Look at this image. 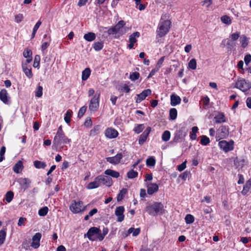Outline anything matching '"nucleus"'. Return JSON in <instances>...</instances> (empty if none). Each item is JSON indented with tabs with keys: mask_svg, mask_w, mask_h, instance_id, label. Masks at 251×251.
<instances>
[{
	"mask_svg": "<svg viewBox=\"0 0 251 251\" xmlns=\"http://www.w3.org/2000/svg\"><path fill=\"white\" fill-rule=\"evenodd\" d=\"M146 211L151 215H162L165 212L163 204L160 202H154L146 207Z\"/></svg>",
	"mask_w": 251,
	"mask_h": 251,
	"instance_id": "1",
	"label": "nucleus"
},
{
	"mask_svg": "<svg viewBox=\"0 0 251 251\" xmlns=\"http://www.w3.org/2000/svg\"><path fill=\"white\" fill-rule=\"evenodd\" d=\"M171 22L169 20L160 21L156 30L157 36L159 37L164 36L169 31Z\"/></svg>",
	"mask_w": 251,
	"mask_h": 251,
	"instance_id": "2",
	"label": "nucleus"
},
{
	"mask_svg": "<svg viewBox=\"0 0 251 251\" xmlns=\"http://www.w3.org/2000/svg\"><path fill=\"white\" fill-rule=\"evenodd\" d=\"M71 140L69 139L64 134H56L53 140V147L56 148L60 147L62 144L70 143Z\"/></svg>",
	"mask_w": 251,
	"mask_h": 251,
	"instance_id": "3",
	"label": "nucleus"
},
{
	"mask_svg": "<svg viewBox=\"0 0 251 251\" xmlns=\"http://www.w3.org/2000/svg\"><path fill=\"white\" fill-rule=\"evenodd\" d=\"M70 209L74 213H78L84 211L85 207L83 206L82 201H76L74 200L70 206Z\"/></svg>",
	"mask_w": 251,
	"mask_h": 251,
	"instance_id": "4",
	"label": "nucleus"
},
{
	"mask_svg": "<svg viewBox=\"0 0 251 251\" xmlns=\"http://www.w3.org/2000/svg\"><path fill=\"white\" fill-rule=\"evenodd\" d=\"M235 87L243 92H246L251 88V82L245 79H239L235 83Z\"/></svg>",
	"mask_w": 251,
	"mask_h": 251,
	"instance_id": "5",
	"label": "nucleus"
},
{
	"mask_svg": "<svg viewBox=\"0 0 251 251\" xmlns=\"http://www.w3.org/2000/svg\"><path fill=\"white\" fill-rule=\"evenodd\" d=\"M233 144L234 142L232 140H230L229 142L226 140H222L219 142L218 144L221 150L227 152L233 150Z\"/></svg>",
	"mask_w": 251,
	"mask_h": 251,
	"instance_id": "6",
	"label": "nucleus"
},
{
	"mask_svg": "<svg viewBox=\"0 0 251 251\" xmlns=\"http://www.w3.org/2000/svg\"><path fill=\"white\" fill-rule=\"evenodd\" d=\"M100 97V93L98 96H94L90 100L89 105V109L91 111L95 112L98 110L99 107V99Z\"/></svg>",
	"mask_w": 251,
	"mask_h": 251,
	"instance_id": "7",
	"label": "nucleus"
},
{
	"mask_svg": "<svg viewBox=\"0 0 251 251\" xmlns=\"http://www.w3.org/2000/svg\"><path fill=\"white\" fill-rule=\"evenodd\" d=\"M229 134L228 128L224 126H221L217 131L216 138L223 139L228 136Z\"/></svg>",
	"mask_w": 251,
	"mask_h": 251,
	"instance_id": "8",
	"label": "nucleus"
},
{
	"mask_svg": "<svg viewBox=\"0 0 251 251\" xmlns=\"http://www.w3.org/2000/svg\"><path fill=\"white\" fill-rule=\"evenodd\" d=\"M98 177L100 179L99 181L100 184L102 183L103 185L107 187H110L112 185L113 180L110 177L106 175H100Z\"/></svg>",
	"mask_w": 251,
	"mask_h": 251,
	"instance_id": "9",
	"label": "nucleus"
},
{
	"mask_svg": "<svg viewBox=\"0 0 251 251\" xmlns=\"http://www.w3.org/2000/svg\"><path fill=\"white\" fill-rule=\"evenodd\" d=\"M125 211L124 207L123 206H120L117 207L115 211V214L117 217V221L119 222H122L124 221L125 216L124 212Z\"/></svg>",
	"mask_w": 251,
	"mask_h": 251,
	"instance_id": "10",
	"label": "nucleus"
},
{
	"mask_svg": "<svg viewBox=\"0 0 251 251\" xmlns=\"http://www.w3.org/2000/svg\"><path fill=\"white\" fill-rule=\"evenodd\" d=\"M125 24L126 23L125 21L121 20L114 26V28H115V30L117 33L123 35L127 31V28L125 27H124Z\"/></svg>",
	"mask_w": 251,
	"mask_h": 251,
	"instance_id": "11",
	"label": "nucleus"
},
{
	"mask_svg": "<svg viewBox=\"0 0 251 251\" xmlns=\"http://www.w3.org/2000/svg\"><path fill=\"white\" fill-rule=\"evenodd\" d=\"M122 157V154L121 153H119L117 154V155H116L115 156L106 157V160L110 163L116 165L120 163Z\"/></svg>",
	"mask_w": 251,
	"mask_h": 251,
	"instance_id": "12",
	"label": "nucleus"
},
{
	"mask_svg": "<svg viewBox=\"0 0 251 251\" xmlns=\"http://www.w3.org/2000/svg\"><path fill=\"white\" fill-rule=\"evenodd\" d=\"M151 91L150 89H148L144 90L140 94H137V98L136 100V102L140 103L143 100L146 99V98L151 94Z\"/></svg>",
	"mask_w": 251,
	"mask_h": 251,
	"instance_id": "13",
	"label": "nucleus"
},
{
	"mask_svg": "<svg viewBox=\"0 0 251 251\" xmlns=\"http://www.w3.org/2000/svg\"><path fill=\"white\" fill-rule=\"evenodd\" d=\"M42 235L40 233H36L32 237V242L31 247L34 249H37L40 246V241Z\"/></svg>",
	"mask_w": 251,
	"mask_h": 251,
	"instance_id": "14",
	"label": "nucleus"
},
{
	"mask_svg": "<svg viewBox=\"0 0 251 251\" xmlns=\"http://www.w3.org/2000/svg\"><path fill=\"white\" fill-rule=\"evenodd\" d=\"M99 232V228L96 227H92L88 230L87 233L84 234V237H87L90 240L94 241L95 239L92 238V236L95 234L97 235Z\"/></svg>",
	"mask_w": 251,
	"mask_h": 251,
	"instance_id": "15",
	"label": "nucleus"
},
{
	"mask_svg": "<svg viewBox=\"0 0 251 251\" xmlns=\"http://www.w3.org/2000/svg\"><path fill=\"white\" fill-rule=\"evenodd\" d=\"M186 135V131L184 127H181L177 130L174 138V141L175 142L178 141L179 140L183 138Z\"/></svg>",
	"mask_w": 251,
	"mask_h": 251,
	"instance_id": "16",
	"label": "nucleus"
},
{
	"mask_svg": "<svg viewBox=\"0 0 251 251\" xmlns=\"http://www.w3.org/2000/svg\"><path fill=\"white\" fill-rule=\"evenodd\" d=\"M151 131V127H148L144 132L140 135L139 139V144L142 145L146 141L148 137L150 132Z\"/></svg>",
	"mask_w": 251,
	"mask_h": 251,
	"instance_id": "17",
	"label": "nucleus"
},
{
	"mask_svg": "<svg viewBox=\"0 0 251 251\" xmlns=\"http://www.w3.org/2000/svg\"><path fill=\"white\" fill-rule=\"evenodd\" d=\"M105 135L107 138L112 139L118 136V132L114 128H108L105 130Z\"/></svg>",
	"mask_w": 251,
	"mask_h": 251,
	"instance_id": "18",
	"label": "nucleus"
},
{
	"mask_svg": "<svg viewBox=\"0 0 251 251\" xmlns=\"http://www.w3.org/2000/svg\"><path fill=\"white\" fill-rule=\"evenodd\" d=\"M158 190V186L156 183H149L147 185V192L149 195H152Z\"/></svg>",
	"mask_w": 251,
	"mask_h": 251,
	"instance_id": "19",
	"label": "nucleus"
},
{
	"mask_svg": "<svg viewBox=\"0 0 251 251\" xmlns=\"http://www.w3.org/2000/svg\"><path fill=\"white\" fill-rule=\"evenodd\" d=\"M181 102L180 98L175 94H173L171 96V105L173 106H175L177 104H179Z\"/></svg>",
	"mask_w": 251,
	"mask_h": 251,
	"instance_id": "20",
	"label": "nucleus"
},
{
	"mask_svg": "<svg viewBox=\"0 0 251 251\" xmlns=\"http://www.w3.org/2000/svg\"><path fill=\"white\" fill-rule=\"evenodd\" d=\"M99 179L98 176L96 177L94 181L90 182L87 185V188L88 189H93L99 187L100 185Z\"/></svg>",
	"mask_w": 251,
	"mask_h": 251,
	"instance_id": "21",
	"label": "nucleus"
},
{
	"mask_svg": "<svg viewBox=\"0 0 251 251\" xmlns=\"http://www.w3.org/2000/svg\"><path fill=\"white\" fill-rule=\"evenodd\" d=\"M22 69L25 75L29 78L33 76V74L31 71V68H28L26 66V63H22Z\"/></svg>",
	"mask_w": 251,
	"mask_h": 251,
	"instance_id": "22",
	"label": "nucleus"
},
{
	"mask_svg": "<svg viewBox=\"0 0 251 251\" xmlns=\"http://www.w3.org/2000/svg\"><path fill=\"white\" fill-rule=\"evenodd\" d=\"M104 174L105 175L109 176L116 178L120 176V173L118 172L111 169H107L104 171Z\"/></svg>",
	"mask_w": 251,
	"mask_h": 251,
	"instance_id": "23",
	"label": "nucleus"
},
{
	"mask_svg": "<svg viewBox=\"0 0 251 251\" xmlns=\"http://www.w3.org/2000/svg\"><path fill=\"white\" fill-rule=\"evenodd\" d=\"M30 183V180L27 178H21L20 179V185L25 190L28 188Z\"/></svg>",
	"mask_w": 251,
	"mask_h": 251,
	"instance_id": "24",
	"label": "nucleus"
},
{
	"mask_svg": "<svg viewBox=\"0 0 251 251\" xmlns=\"http://www.w3.org/2000/svg\"><path fill=\"white\" fill-rule=\"evenodd\" d=\"M7 92L5 89H3L0 91V100L4 103H7Z\"/></svg>",
	"mask_w": 251,
	"mask_h": 251,
	"instance_id": "25",
	"label": "nucleus"
},
{
	"mask_svg": "<svg viewBox=\"0 0 251 251\" xmlns=\"http://www.w3.org/2000/svg\"><path fill=\"white\" fill-rule=\"evenodd\" d=\"M23 168V166L22 161H19L14 166V167L13 168V170L14 172L18 174V173H20L22 171Z\"/></svg>",
	"mask_w": 251,
	"mask_h": 251,
	"instance_id": "26",
	"label": "nucleus"
},
{
	"mask_svg": "<svg viewBox=\"0 0 251 251\" xmlns=\"http://www.w3.org/2000/svg\"><path fill=\"white\" fill-rule=\"evenodd\" d=\"M96 37V34L93 32H88L84 35V39L88 42H92L95 40Z\"/></svg>",
	"mask_w": 251,
	"mask_h": 251,
	"instance_id": "27",
	"label": "nucleus"
},
{
	"mask_svg": "<svg viewBox=\"0 0 251 251\" xmlns=\"http://www.w3.org/2000/svg\"><path fill=\"white\" fill-rule=\"evenodd\" d=\"M91 74V70L89 68H86L83 72H82V80H86L89 77Z\"/></svg>",
	"mask_w": 251,
	"mask_h": 251,
	"instance_id": "28",
	"label": "nucleus"
},
{
	"mask_svg": "<svg viewBox=\"0 0 251 251\" xmlns=\"http://www.w3.org/2000/svg\"><path fill=\"white\" fill-rule=\"evenodd\" d=\"M216 123H221L226 122L225 117L223 113H219L214 117Z\"/></svg>",
	"mask_w": 251,
	"mask_h": 251,
	"instance_id": "29",
	"label": "nucleus"
},
{
	"mask_svg": "<svg viewBox=\"0 0 251 251\" xmlns=\"http://www.w3.org/2000/svg\"><path fill=\"white\" fill-rule=\"evenodd\" d=\"M140 35V33L138 32H135L129 36V42L135 43L137 42V37H139Z\"/></svg>",
	"mask_w": 251,
	"mask_h": 251,
	"instance_id": "30",
	"label": "nucleus"
},
{
	"mask_svg": "<svg viewBox=\"0 0 251 251\" xmlns=\"http://www.w3.org/2000/svg\"><path fill=\"white\" fill-rule=\"evenodd\" d=\"M177 115V110L175 108H171L169 111L170 119L172 120L176 119Z\"/></svg>",
	"mask_w": 251,
	"mask_h": 251,
	"instance_id": "31",
	"label": "nucleus"
},
{
	"mask_svg": "<svg viewBox=\"0 0 251 251\" xmlns=\"http://www.w3.org/2000/svg\"><path fill=\"white\" fill-rule=\"evenodd\" d=\"M240 41L241 43L242 47L244 48H246L249 43L248 38L244 35L240 37Z\"/></svg>",
	"mask_w": 251,
	"mask_h": 251,
	"instance_id": "32",
	"label": "nucleus"
},
{
	"mask_svg": "<svg viewBox=\"0 0 251 251\" xmlns=\"http://www.w3.org/2000/svg\"><path fill=\"white\" fill-rule=\"evenodd\" d=\"M47 38L48 41L43 43L41 46V49L42 50H45L50 45V42L51 41L50 37H48L46 34L44 35V38Z\"/></svg>",
	"mask_w": 251,
	"mask_h": 251,
	"instance_id": "33",
	"label": "nucleus"
},
{
	"mask_svg": "<svg viewBox=\"0 0 251 251\" xmlns=\"http://www.w3.org/2000/svg\"><path fill=\"white\" fill-rule=\"evenodd\" d=\"M34 165L35 168L37 169H44L46 166V163L40 161H35L34 162Z\"/></svg>",
	"mask_w": 251,
	"mask_h": 251,
	"instance_id": "34",
	"label": "nucleus"
},
{
	"mask_svg": "<svg viewBox=\"0 0 251 251\" xmlns=\"http://www.w3.org/2000/svg\"><path fill=\"white\" fill-rule=\"evenodd\" d=\"M127 190L126 188H123L119 193L117 196V201H121L125 197V195L127 193Z\"/></svg>",
	"mask_w": 251,
	"mask_h": 251,
	"instance_id": "35",
	"label": "nucleus"
},
{
	"mask_svg": "<svg viewBox=\"0 0 251 251\" xmlns=\"http://www.w3.org/2000/svg\"><path fill=\"white\" fill-rule=\"evenodd\" d=\"M138 175L137 172L134 171L133 169H131L127 172V177L129 179H132L137 177Z\"/></svg>",
	"mask_w": 251,
	"mask_h": 251,
	"instance_id": "36",
	"label": "nucleus"
},
{
	"mask_svg": "<svg viewBox=\"0 0 251 251\" xmlns=\"http://www.w3.org/2000/svg\"><path fill=\"white\" fill-rule=\"evenodd\" d=\"M144 127L145 126L143 124H138L136 125L134 127L133 131L135 133L139 134L143 131V130L144 129Z\"/></svg>",
	"mask_w": 251,
	"mask_h": 251,
	"instance_id": "37",
	"label": "nucleus"
},
{
	"mask_svg": "<svg viewBox=\"0 0 251 251\" xmlns=\"http://www.w3.org/2000/svg\"><path fill=\"white\" fill-rule=\"evenodd\" d=\"M72 111L71 110H68L66 112L65 117H64V120L65 122L67 124L70 123L71 121V118L72 116Z\"/></svg>",
	"mask_w": 251,
	"mask_h": 251,
	"instance_id": "38",
	"label": "nucleus"
},
{
	"mask_svg": "<svg viewBox=\"0 0 251 251\" xmlns=\"http://www.w3.org/2000/svg\"><path fill=\"white\" fill-rule=\"evenodd\" d=\"M155 159L152 156L150 157L146 160V164L148 166H154L155 164Z\"/></svg>",
	"mask_w": 251,
	"mask_h": 251,
	"instance_id": "39",
	"label": "nucleus"
},
{
	"mask_svg": "<svg viewBox=\"0 0 251 251\" xmlns=\"http://www.w3.org/2000/svg\"><path fill=\"white\" fill-rule=\"evenodd\" d=\"M171 133L168 130H165L162 134V139L163 141L167 142L170 138Z\"/></svg>",
	"mask_w": 251,
	"mask_h": 251,
	"instance_id": "40",
	"label": "nucleus"
},
{
	"mask_svg": "<svg viewBox=\"0 0 251 251\" xmlns=\"http://www.w3.org/2000/svg\"><path fill=\"white\" fill-rule=\"evenodd\" d=\"M49 208L48 207H43L39 210L38 214L40 216H45L47 214Z\"/></svg>",
	"mask_w": 251,
	"mask_h": 251,
	"instance_id": "41",
	"label": "nucleus"
},
{
	"mask_svg": "<svg viewBox=\"0 0 251 251\" xmlns=\"http://www.w3.org/2000/svg\"><path fill=\"white\" fill-rule=\"evenodd\" d=\"M40 62V56L39 55H36L34 57L33 66L34 68H39Z\"/></svg>",
	"mask_w": 251,
	"mask_h": 251,
	"instance_id": "42",
	"label": "nucleus"
},
{
	"mask_svg": "<svg viewBox=\"0 0 251 251\" xmlns=\"http://www.w3.org/2000/svg\"><path fill=\"white\" fill-rule=\"evenodd\" d=\"M251 185V180H249L247 183H246V185L244 186L243 189L242 191V193L243 194H246L247 192L249 191L250 186Z\"/></svg>",
	"mask_w": 251,
	"mask_h": 251,
	"instance_id": "43",
	"label": "nucleus"
},
{
	"mask_svg": "<svg viewBox=\"0 0 251 251\" xmlns=\"http://www.w3.org/2000/svg\"><path fill=\"white\" fill-rule=\"evenodd\" d=\"M188 67L192 70L197 68V61L195 58L192 59L188 63Z\"/></svg>",
	"mask_w": 251,
	"mask_h": 251,
	"instance_id": "44",
	"label": "nucleus"
},
{
	"mask_svg": "<svg viewBox=\"0 0 251 251\" xmlns=\"http://www.w3.org/2000/svg\"><path fill=\"white\" fill-rule=\"evenodd\" d=\"M14 197V193L12 191H8L5 195V199L7 202H10L12 200Z\"/></svg>",
	"mask_w": 251,
	"mask_h": 251,
	"instance_id": "45",
	"label": "nucleus"
},
{
	"mask_svg": "<svg viewBox=\"0 0 251 251\" xmlns=\"http://www.w3.org/2000/svg\"><path fill=\"white\" fill-rule=\"evenodd\" d=\"M35 96L36 97L40 98L43 95V87L40 85H38L35 92Z\"/></svg>",
	"mask_w": 251,
	"mask_h": 251,
	"instance_id": "46",
	"label": "nucleus"
},
{
	"mask_svg": "<svg viewBox=\"0 0 251 251\" xmlns=\"http://www.w3.org/2000/svg\"><path fill=\"white\" fill-rule=\"evenodd\" d=\"M185 222L187 224H190L194 222V217L191 214H187L185 218Z\"/></svg>",
	"mask_w": 251,
	"mask_h": 251,
	"instance_id": "47",
	"label": "nucleus"
},
{
	"mask_svg": "<svg viewBox=\"0 0 251 251\" xmlns=\"http://www.w3.org/2000/svg\"><path fill=\"white\" fill-rule=\"evenodd\" d=\"M222 22L226 25H230L231 23V21L229 17L225 15L221 18Z\"/></svg>",
	"mask_w": 251,
	"mask_h": 251,
	"instance_id": "48",
	"label": "nucleus"
},
{
	"mask_svg": "<svg viewBox=\"0 0 251 251\" xmlns=\"http://www.w3.org/2000/svg\"><path fill=\"white\" fill-rule=\"evenodd\" d=\"M103 46V43L102 42H98L94 44L93 48L95 50L99 51L102 49Z\"/></svg>",
	"mask_w": 251,
	"mask_h": 251,
	"instance_id": "49",
	"label": "nucleus"
},
{
	"mask_svg": "<svg viewBox=\"0 0 251 251\" xmlns=\"http://www.w3.org/2000/svg\"><path fill=\"white\" fill-rule=\"evenodd\" d=\"M6 231L4 230H0V245L3 244L6 237Z\"/></svg>",
	"mask_w": 251,
	"mask_h": 251,
	"instance_id": "50",
	"label": "nucleus"
},
{
	"mask_svg": "<svg viewBox=\"0 0 251 251\" xmlns=\"http://www.w3.org/2000/svg\"><path fill=\"white\" fill-rule=\"evenodd\" d=\"M140 76V74L138 72H135L130 74L129 78L132 81H135L138 79Z\"/></svg>",
	"mask_w": 251,
	"mask_h": 251,
	"instance_id": "51",
	"label": "nucleus"
},
{
	"mask_svg": "<svg viewBox=\"0 0 251 251\" xmlns=\"http://www.w3.org/2000/svg\"><path fill=\"white\" fill-rule=\"evenodd\" d=\"M210 143V140L209 138L205 135H202L201 136V143L203 145L206 146Z\"/></svg>",
	"mask_w": 251,
	"mask_h": 251,
	"instance_id": "52",
	"label": "nucleus"
},
{
	"mask_svg": "<svg viewBox=\"0 0 251 251\" xmlns=\"http://www.w3.org/2000/svg\"><path fill=\"white\" fill-rule=\"evenodd\" d=\"M240 37V33L236 32L235 33H232L230 36L229 39L232 41L234 42L236 41Z\"/></svg>",
	"mask_w": 251,
	"mask_h": 251,
	"instance_id": "53",
	"label": "nucleus"
},
{
	"mask_svg": "<svg viewBox=\"0 0 251 251\" xmlns=\"http://www.w3.org/2000/svg\"><path fill=\"white\" fill-rule=\"evenodd\" d=\"M6 148L4 146H2L0 150V162H2L3 160H4L5 157L4 155L5 153Z\"/></svg>",
	"mask_w": 251,
	"mask_h": 251,
	"instance_id": "54",
	"label": "nucleus"
},
{
	"mask_svg": "<svg viewBox=\"0 0 251 251\" xmlns=\"http://www.w3.org/2000/svg\"><path fill=\"white\" fill-rule=\"evenodd\" d=\"M86 109L87 107L86 106H83L80 108L77 115L79 118H81L83 116L86 112Z\"/></svg>",
	"mask_w": 251,
	"mask_h": 251,
	"instance_id": "55",
	"label": "nucleus"
},
{
	"mask_svg": "<svg viewBox=\"0 0 251 251\" xmlns=\"http://www.w3.org/2000/svg\"><path fill=\"white\" fill-rule=\"evenodd\" d=\"M226 40H227L226 45L228 46V48L231 49L235 46V43L231 40L229 39H224L223 40L222 43L225 42Z\"/></svg>",
	"mask_w": 251,
	"mask_h": 251,
	"instance_id": "56",
	"label": "nucleus"
},
{
	"mask_svg": "<svg viewBox=\"0 0 251 251\" xmlns=\"http://www.w3.org/2000/svg\"><path fill=\"white\" fill-rule=\"evenodd\" d=\"M24 19V16L22 14H19L15 16V21L17 23L21 22Z\"/></svg>",
	"mask_w": 251,
	"mask_h": 251,
	"instance_id": "57",
	"label": "nucleus"
},
{
	"mask_svg": "<svg viewBox=\"0 0 251 251\" xmlns=\"http://www.w3.org/2000/svg\"><path fill=\"white\" fill-rule=\"evenodd\" d=\"M165 57L162 56L161 57L159 60L158 61L156 67V71H158L159 68L161 67V65L162 64L164 60Z\"/></svg>",
	"mask_w": 251,
	"mask_h": 251,
	"instance_id": "58",
	"label": "nucleus"
},
{
	"mask_svg": "<svg viewBox=\"0 0 251 251\" xmlns=\"http://www.w3.org/2000/svg\"><path fill=\"white\" fill-rule=\"evenodd\" d=\"M32 51L30 50H26L23 52V55L25 58H27L32 56Z\"/></svg>",
	"mask_w": 251,
	"mask_h": 251,
	"instance_id": "59",
	"label": "nucleus"
},
{
	"mask_svg": "<svg viewBox=\"0 0 251 251\" xmlns=\"http://www.w3.org/2000/svg\"><path fill=\"white\" fill-rule=\"evenodd\" d=\"M186 162H187V161H185L182 163H181L180 165H178V167H177V170L180 172L184 170L186 167Z\"/></svg>",
	"mask_w": 251,
	"mask_h": 251,
	"instance_id": "60",
	"label": "nucleus"
},
{
	"mask_svg": "<svg viewBox=\"0 0 251 251\" xmlns=\"http://www.w3.org/2000/svg\"><path fill=\"white\" fill-rule=\"evenodd\" d=\"M244 61L246 65H248L249 63L251 61V55L249 54L245 56Z\"/></svg>",
	"mask_w": 251,
	"mask_h": 251,
	"instance_id": "61",
	"label": "nucleus"
},
{
	"mask_svg": "<svg viewBox=\"0 0 251 251\" xmlns=\"http://www.w3.org/2000/svg\"><path fill=\"white\" fill-rule=\"evenodd\" d=\"M209 100V99L207 96L204 97L201 100L203 104L205 106H207L208 105Z\"/></svg>",
	"mask_w": 251,
	"mask_h": 251,
	"instance_id": "62",
	"label": "nucleus"
},
{
	"mask_svg": "<svg viewBox=\"0 0 251 251\" xmlns=\"http://www.w3.org/2000/svg\"><path fill=\"white\" fill-rule=\"evenodd\" d=\"M121 90L124 91L126 93H129L130 91V89L127 84H125L122 87Z\"/></svg>",
	"mask_w": 251,
	"mask_h": 251,
	"instance_id": "63",
	"label": "nucleus"
},
{
	"mask_svg": "<svg viewBox=\"0 0 251 251\" xmlns=\"http://www.w3.org/2000/svg\"><path fill=\"white\" fill-rule=\"evenodd\" d=\"M107 33L109 35H111V34H115L117 33L115 30V28H114V27L113 26V27H111L108 29V30H107Z\"/></svg>",
	"mask_w": 251,
	"mask_h": 251,
	"instance_id": "64",
	"label": "nucleus"
}]
</instances>
